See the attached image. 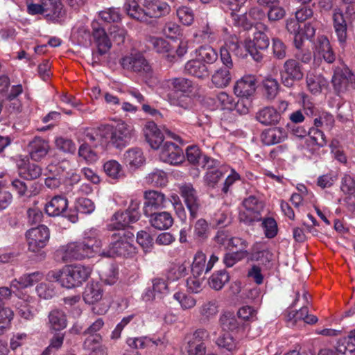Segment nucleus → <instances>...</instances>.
Masks as SVG:
<instances>
[{
  "instance_id": "62",
  "label": "nucleus",
  "mask_w": 355,
  "mask_h": 355,
  "mask_svg": "<svg viewBox=\"0 0 355 355\" xmlns=\"http://www.w3.org/2000/svg\"><path fill=\"white\" fill-rule=\"evenodd\" d=\"M162 33L166 37L175 40L182 35V29L176 23L173 21H168L164 24Z\"/></svg>"
},
{
  "instance_id": "18",
  "label": "nucleus",
  "mask_w": 355,
  "mask_h": 355,
  "mask_svg": "<svg viewBox=\"0 0 355 355\" xmlns=\"http://www.w3.org/2000/svg\"><path fill=\"white\" fill-rule=\"evenodd\" d=\"M16 166L19 175L28 180L37 179L42 173V168L36 164L31 163L27 156H17L16 158Z\"/></svg>"
},
{
  "instance_id": "28",
  "label": "nucleus",
  "mask_w": 355,
  "mask_h": 355,
  "mask_svg": "<svg viewBox=\"0 0 355 355\" xmlns=\"http://www.w3.org/2000/svg\"><path fill=\"white\" fill-rule=\"evenodd\" d=\"M191 94H168V100L169 103L183 110H191L195 106L194 99Z\"/></svg>"
},
{
  "instance_id": "24",
  "label": "nucleus",
  "mask_w": 355,
  "mask_h": 355,
  "mask_svg": "<svg viewBox=\"0 0 355 355\" xmlns=\"http://www.w3.org/2000/svg\"><path fill=\"white\" fill-rule=\"evenodd\" d=\"M147 142L153 149H158L164 141V135L154 121H148L144 128Z\"/></svg>"
},
{
  "instance_id": "36",
  "label": "nucleus",
  "mask_w": 355,
  "mask_h": 355,
  "mask_svg": "<svg viewBox=\"0 0 355 355\" xmlns=\"http://www.w3.org/2000/svg\"><path fill=\"white\" fill-rule=\"evenodd\" d=\"M196 58L201 62L207 64L209 67L210 64H214L218 60V53L209 45L201 46L196 51Z\"/></svg>"
},
{
  "instance_id": "8",
  "label": "nucleus",
  "mask_w": 355,
  "mask_h": 355,
  "mask_svg": "<svg viewBox=\"0 0 355 355\" xmlns=\"http://www.w3.org/2000/svg\"><path fill=\"white\" fill-rule=\"evenodd\" d=\"M139 202L137 200H131L129 207L125 211H117L112 216L111 225L114 229L125 231V227L139 219Z\"/></svg>"
},
{
  "instance_id": "9",
  "label": "nucleus",
  "mask_w": 355,
  "mask_h": 355,
  "mask_svg": "<svg viewBox=\"0 0 355 355\" xmlns=\"http://www.w3.org/2000/svg\"><path fill=\"white\" fill-rule=\"evenodd\" d=\"M245 211L241 212L239 218L245 224L250 225L254 222L261 221V212L263 210V202L255 196H250L243 200Z\"/></svg>"
},
{
  "instance_id": "2",
  "label": "nucleus",
  "mask_w": 355,
  "mask_h": 355,
  "mask_svg": "<svg viewBox=\"0 0 355 355\" xmlns=\"http://www.w3.org/2000/svg\"><path fill=\"white\" fill-rule=\"evenodd\" d=\"M123 8L130 17L143 22L166 15L171 11L170 6L159 0H125Z\"/></svg>"
},
{
  "instance_id": "55",
  "label": "nucleus",
  "mask_w": 355,
  "mask_h": 355,
  "mask_svg": "<svg viewBox=\"0 0 355 355\" xmlns=\"http://www.w3.org/2000/svg\"><path fill=\"white\" fill-rule=\"evenodd\" d=\"M263 86L266 97L268 99L275 98L279 92V85L278 81L272 78H266L263 81Z\"/></svg>"
},
{
  "instance_id": "29",
  "label": "nucleus",
  "mask_w": 355,
  "mask_h": 355,
  "mask_svg": "<svg viewBox=\"0 0 355 355\" xmlns=\"http://www.w3.org/2000/svg\"><path fill=\"white\" fill-rule=\"evenodd\" d=\"M256 119L263 125H272L279 122L281 114L272 107H265L257 113Z\"/></svg>"
},
{
  "instance_id": "11",
  "label": "nucleus",
  "mask_w": 355,
  "mask_h": 355,
  "mask_svg": "<svg viewBox=\"0 0 355 355\" xmlns=\"http://www.w3.org/2000/svg\"><path fill=\"white\" fill-rule=\"evenodd\" d=\"M179 192L189 211L190 220L197 218L200 207L197 191L191 183H183L179 186Z\"/></svg>"
},
{
  "instance_id": "32",
  "label": "nucleus",
  "mask_w": 355,
  "mask_h": 355,
  "mask_svg": "<svg viewBox=\"0 0 355 355\" xmlns=\"http://www.w3.org/2000/svg\"><path fill=\"white\" fill-rule=\"evenodd\" d=\"M43 3L44 15L52 20H58L63 15V6L60 0H40Z\"/></svg>"
},
{
  "instance_id": "60",
  "label": "nucleus",
  "mask_w": 355,
  "mask_h": 355,
  "mask_svg": "<svg viewBox=\"0 0 355 355\" xmlns=\"http://www.w3.org/2000/svg\"><path fill=\"white\" fill-rule=\"evenodd\" d=\"M340 190L345 194L352 195L355 193V179L349 174H344L340 180Z\"/></svg>"
},
{
  "instance_id": "43",
  "label": "nucleus",
  "mask_w": 355,
  "mask_h": 355,
  "mask_svg": "<svg viewBox=\"0 0 355 355\" xmlns=\"http://www.w3.org/2000/svg\"><path fill=\"white\" fill-rule=\"evenodd\" d=\"M146 182L152 187H164L168 182V177L163 170L155 168L146 175Z\"/></svg>"
},
{
  "instance_id": "3",
  "label": "nucleus",
  "mask_w": 355,
  "mask_h": 355,
  "mask_svg": "<svg viewBox=\"0 0 355 355\" xmlns=\"http://www.w3.org/2000/svg\"><path fill=\"white\" fill-rule=\"evenodd\" d=\"M96 135L107 144L121 149L129 145L135 137L133 127L125 122L110 124H101L97 127Z\"/></svg>"
},
{
  "instance_id": "41",
  "label": "nucleus",
  "mask_w": 355,
  "mask_h": 355,
  "mask_svg": "<svg viewBox=\"0 0 355 355\" xmlns=\"http://www.w3.org/2000/svg\"><path fill=\"white\" fill-rule=\"evenodd\" d=\"M49 321L51 327L55 331H60L67 327L66 315L62 311L55 309L49 314Z\"/></svg>"
},
{
  "instance_id": "52",
  "label": "nucleus",
  "mask_w": 355,
  "mask_h": 355,
  "mask_svg": "<svg viewBox=\"0 0 355 355\" xmlns=\"http://www.w3.org/2000/svg\"><path fill=\"white\" fill-rule=\"evenodd\" d=\"M80 299L81 297L79 295L69 296L64 298V303L66 306V309L74 318L79 317L82 313V309L79 305Z\"/></svg>"
},
{
  "instance_id": "25",
  "label": "nucleus",
  "mask_w": 355,
  "mask_h": 355,
  "mask_svg": "<svg viewBox=\"0 0 355 355\" xmlns=\"http://www.w3.org/2000/svg\"><path fill=\"white\" fill-rule=\"evenodd\" d=\"M261 141L266 146L275 145L284 141L287 137V132L279 127L269 128L261 134Z\"/></svg>"
},
{
  "instance_id": "31",
  "label": "nucleus",
  "mask_w": 355,
  "mask_h": 355,
  "mask_svg": "<svg viewBox=\"0 0 355 355\" xmlns=\"http://www.w3.org/2000/svg\"><path fill=\"white\" fill-rule=\"evenodd\" d=\"M124 163L130 168H138L145 162V157L141 148L134 147L127 150L123 154Z\"/></svg>"
},
{
  "instance_id": "1",
  "label": "nucleus",
  "mask_w": 355,
  "mask_h": 355,
  "mask_svg": "<svg viewBox=\"0 0 355 355\" xmlns=\"http://www.w3.org/2000/svg\"><path fill=\"white\" fill-rule=\"evenodd\" d=\"M101 246L98 231L92 228L85 231L81 239L61 245L56 254L64 262L81 261L93 257Z\"/></svg>"
},
{
  "instance_id": "49",
  "label": "nucleus",
  "mask_w": 355,
  "mask_h": 355,
  "mask_svg": "<svg viewBox=\"0 0 355 355\" xmlns=\"http://www.w3.org/2000/svg\"><path fill=\"white\" fill-rule=\"evenodd\" d=\"M219 321L223 330L225 331H234L240 327V323L234 313L230 312L222 314Z\"/></svg>"
},
{
  "instance_id": "58",
  "label": "nucleus",
  "mask_w": 355,
  "mask_h": 355,
  "mask_svg": "<svg viewBox=\"0 0 355 355\" xmlns=\"http://www.w3.org/2000/svg\"><path fill=\"white\" fill-rule=\"evenodd\" d=\"M234 98L226 92H221L216 96V103L221 110L232 111Z\"/></svg>"
},
{
  "instance_id": "38",
  "label": "nucleus",
  "mask_w": 355,
  "mask_h": 355,
  "mask_svg": "<svg viewBox=\"0 0 355 355\" xmlns=\"http://www.w3.org/2000/svg\"><path fill=\"white\" fill-rule=\"evenodd\" d=\"M309 139L306 143L309 146H312L313 150L318 149L327 145L325 135L318 128H311L309 130Z\"/></svg>"
},
{
  "instance_id": "7",
  "label": "nucleus",
  "mask_w": 355,
  "mask_h": 355,
  "mask_svg": "<svg viewBox=\"0 0 355 355\" xmlns=\"http://www.w3.org/2000/svg\"><path fill=\"white\" fill-rule=\"evenodd\" d=\"M122 68L126 71L149 76L152 69L144 55L140 53H130L122 57L119 61Z\"/></svg>"
},
{
  "instance_id": "42",
  "label": "nucleus",
  "mask_w": 355,
  "mask_h": 355,
  "mask_svg": "<svg viewBox=\"0 0 355 355\" xmlns=\"http://www.w3.org/2000/svg\"><path fill=\"white\" fill-rule=\"evenodd\" d=\"M327 83L325 78L321 75L309 73L306 76L307 87L313 94L320 93L322 87H324Z\"/></svg>"
},
{
  "instance_id": "12",
  "label": "nucleus",
  "mask_w": 355,
  "mask_h": 355,
  "mask_svg": "<svg viewBox=\"0 0 355 355\" xmlns=\"http://www.w3.org/2000/svg\"><path fill=\"white\" fill-rule=\"evenodd\" d=\"M144 198L143 214L144 216L165 209L168 202L165 194L155 190L146 191Z\"/></svg>"
},
{
  "instance_id": "39",
  "label": "nucleus",
  "mask_w": 355,
  "mask_h": 355,
  "mask_svg": "<svg viewBox=\"0 0 355 355\" xmlns=\"http://www.w3.org/2000/svg\"><path fill=\"white\" fill-rule=\"evenodd\" d=\"M336 351L338 353L346 354L355 352V329L351 330L347 337L343 338L337 343Z\"/></svg>"
},
{
  "instance_id": "64",
  "label": "nucleus",
  "mask_w": 355,
  "mask_h": 355,
  "mask_svg": "<svg viewBox=\"0 0 355 355\" xmlns=\"http://www.w3.org/2000/svg\"><path fill=\"white\" fill-rule=\"evenodd\" d=\"M177 16L179 20L186 26L191 25L194 20V14L193 10L187 6L180 7L177 10Z\"/></svg>"
},
{
  "instance_id": "51",
  "label": "nucleus",
  "mask_w": 355,
  "mask_h": 355,
  "mask_svg": "<svg viewBox=\"0 0 355 355\" xmlns=\"http://www.w3.org/2000/svg\"><path fill=\"white\" fill-rule=\"evenodd\" d=\"M199 313L202 320H210L218 313V306L216 301L205 302L199 308Z\"/></svg>"
},
{
  "instance_id": "47",
  "label": "nucleus",
  "mask_w": 355,
  "mask_h": 355,
  "mask_svg": "<svg viewBox=\"0 0 355 355\" xmlns=\"http://www.w3.org/2000/svg\"><path fill=\"white\" fill-rule=\"evenodd\" d=\"M318 53L322 55L324 60L328 63H332L336 59L330 42L327 37H321L319 39V44L317 47Z\"/></svg>"
},
{
  "instance_id": "6",
  "label": "nucleus",
  "mask_w": 355,
  "mask_h": 355,
  "mask_svg": "<svg viewBox=\"0 0 355 355\" xmlns=\"http://www.w3.org/2000/svg\"><path fill=\"white\" fill-rule=\"evenodd\" d=\"M92 38L97 51L92 53V64L98 65L100 62V56L109 52L112 47V42L109 39L105 28L98 21L92 23Z\"/></svg>"
},
{
  "instance_id": "45",
  "label": "nucleus",
  "mask_w": 355,
  "mask_h": 355,
  "mask_svg": "<svg viewBox=\"0 0 355 355\" xmlns=\"http://www.w3.org/2000/svg\"><path fill=\"white\" fill-rule=\"evenodd\" d=\"M210 234V230L207 222L200 218L193 225V238L195 240L203 242L207 239Z\"/></svg>"
},
{
  "instance_id": "48",
  "label": "nucleus",
  "mask_w": 355,
  "mask_h": 355,
  "mask_svg": "<svg viewBox=\"0 0 355 355\" xmlns=\"http://www.w3.org/2000/svg\"><path fill=\"white\" fill-rule=\"evenodd\" d=\"M106 175L114 180H119L124 176L121 165L116 160H109L103 165Z\"/></svg>"
},
{
  "instance_id": "21",
  "label": "nucleus",
  "mask_w": 355,
  "mask_h": 355,
  "mask_svg": "<svg viewBox=\"0 0 355 355\" xmlns=\"http://www.w3.org/2000/svg\"><path fill=\"white\" fill-rule=\"evenodd\" d=\"M256 90V78L253 75H246L237 80L234 87V94L241 98H249Z\"/></svg>"
},
{
  "instance_id": "5",
  "label": "nucleus",
  "mask_w": 355,
  "mask_h": 355,
  "mask_svg": "<svg viewBox=\"0 0 355 355\" xmlns=\"http://www.w3.org/2000/svg\"><path fill=\"white\" fill-rule=\"evenodd\" d=\"M133 240V233L129 231H119L112 235L109 250L102 253L107 257L125 256L131 252L133 248L132 244Z\"/></svg>"
},
{
  "instance_id": "17",
  "label": "nucleus",
  "mask_w": 355,
  "mask_h": 355,
  "mask_svg": "<svg viewBox=\"0 0 355 355\" xmlns=\"http://www.w3.org/2000/svg\"><path fill=\"white\" fill-rule=\"evenodd\" d=\"M17 296L18 300L15 304L17 313L26 320H33L37 313L35 299L24 293H18Z\"/></svg>"
},
{
  "instance_id": "34",
  "label": "nucleus",
  "mask_w": 355,
  "mask_h": 355,
  "mask_svg": "<svg viewBox=\"0 0 355 355\" xmlns=\"http://www.w3.org/2000/svg\"><path fill=\"white\" fill-rule=\"evenodd\" d=\"M43 277V273L39 271L24 274L18 279L13 280L11 283V287L17 288L18 285L21 288L32 286L35 283L41 281Z\"/></svg>"
},
{
  "instance_id": "53",
  "label": "nucleus",
  "mask_w": 355,
  "mask_h": 355,
  "mask_svg": "<svg viewBox=\"0 0 355 355\" xmlns=\"http://www.w3.org/2000/svg\"><path fill=\"white\" fill-rule=\"evenodd\" d=\"M250 256L249 251L236 250L224 255L223 263L227 267H232L237 262Z\"/></svg>"
},
{
  "instance_id": "33",
  "label": "nucleus",
  "mask_w": 355,
  "mask_h": 355,
  "mask_svg": "<svg viewBox=\"0 0 355 355\" xmlns=\"http://www.w3.org/2000/svg\"><path fill=\"white\" fill-rule=\"evenodd\" d=\"M215 343L224 352H229L232 354L235 353L239 349V342L229 332L220 334Z\"/></svg>"
},
{
  "instance_id": "10",
  "label": "nucleus",
  "mask_w": 355,
  "mask_h": 355,
  "mask_svg": "<svg viewBox=\"0 0 355 355\" xmlns=\"http://www.w3.org/2000/svg\"><path fill=\"white\" fill-rule=\"evenodd\" d=\"M29 251L37 252L44 248L50 239L49 229L44 225L31 228L26 232Z\"/></svg>"
},
{
  "instance_id": "15",
  "label": "nucleus",
  "mask_w": 355,
  "mask_h": 355,
  "mask_svg": "<svg viewBox=\"0 0 355 355\" xmlns=\"http://www.w3.org/2000/svg\"><path fill=\"white\" fill-rule=\"evenodd\" d=\"M159 159L163 162L178 165L184 161V155L180 146L171 141H165L161 146Z\"/></svg>"
},
{
  "instance_id": "35",
  "label": "nucleus",
  "mask_w": 355,
  "mask_h": 355,
  "mask_svg": "<svg viewBox=\"0 0 355 355\" xmlns=\"http://www.w3.org/2000/svg\"><path fill=\"white\" fill-rule=\"evenodd\" d=\"M230 69L220 67L216 70L211 76V83L217 88H225L232 80Z\"/></svg>"
},
{
  "instance_id": "19",
  "label": "nucleus",
  "mask_w": 355,
  "mask_h": 355,
  "mask_svg": "<svg viewBox=\"0 0 355 355\" xmlns=\"http://www.w3.org/2000/svg\"><path fill=\"white\" fill-rule=\"evenodd\" d=\"M207 336L204 329H197L193 334L186 338L185 350L188 355H203L206 347L203 339Z\"/></svg>"
},
{
  "instance_id": "57",
  "label": "nucleus",
  "mask_w": 355,
  "mask_h": 355,
  "mask_svg": "<svg viewBox=\"0 0 355 355\" xmlns=\"http://www.w3.org/2000/svg\"><path fill=\"white\" fill-rule=\"evenodd\" d=\"M43 218L42 211L37 207H33L27 209L26 214V223L29 225H36L40 224Z\"/></svg>"
},
{
  "instance_id": "63",
  "label": "nucleus",
  "mask_w": 355,
  "mask_h": 355,
  "mask_svg": "<svg viewBox=\"0 0 355 355\" xmlns=\"http://www.w3.org/2000/svg\"><path fill=\"white\" fill-rule=\"evenodd\" d=\"M76 209L80 213L90 214L94 211L95 205L89 198H80L76 202Z\"/></svg>"
},
{
  "instance_id": "22",
  "label": "nucleus",
  "mask_w": 355,
  "mask_h": 355,
  "mask_svg": "<svg viewBox=\"0 0 355 355\" xmlns=\"http://www.w3.org/2000/svg\"><path fill=\"white\" fill-rule=\"evenodd\" d=\"M286 320L289 327H295L299 322L313 324L318 320L315 315L309 314V309L305 304L298 311H289L287 314Z\"/></svg>"
},
{
  "instance_id": "46",
  "label": "nucleus",
  "mask_w": 355,
  "mask_h": 355,
  "mask_svg": "<svg viewBox=\"0 0 355 355\" xmlns=\"http://www.w3.org/2000/svg\"><path fill=\"white\" fill-rule=\"evenodd\" d=\"M229 280V274L225 270H222L213 273L209 277L208 283L211 288L219 291L223 288Z\"/></svg>"
},
{
  "instance_id": "30",
  "label": "nucleus",
  "mask_w": 355,
  "mask_h": 355,
  "mask_svg": "<svg viewBox=\"0 0 355 355\" xmlns=\"http://www.w3.org/2000/svg\"><path fill=\"white\" fill-rule=\"evenodd\" d=\"M167 86L172 89L171 94H191L193 83L191 80L184 78H173L166 82Z\"/></svg>"
},
{
  "instance_id": "14",
  "label": "nucleus",
  "mask_w": 355,
  "mask_h": 355,
  "mask_svg": "<svg viewBox=\"0 0 355 355\" xmlns=\"http://www.w3.org/2000/svg\"><path fill=\"white\" fill-rule=\"evenodd\" d=\"M303 76L301 64L297 60L288 59L284 62L281 71V80L284 86L292 87L295 81L302 79Z\"/></svg>"
},
{
  "instance_id": "50",
  "label": "nucleus",
  "mask_w": 355,
  "mask_h": 355,
  "mask_svg": "<svg viewBox=\"0 0 355 355\" xmlns=\"http://www.w3.org/2000/svg\"><path fill=\"white\" fill-rule=\"evenodd\" d=\"M153 49L159 54H162L166 61V55L171 52V44L162 37H151L149 40Z\"/></svg>"
},
{
  "instance_id": "4",
  "label": "nucleus",
  "mask_w": 355,
  "mask_h": 355,
  "mask_svg": "<svg viewBox=\"0 0 355 355\" xmlns=\"http://www.w3.org/2000/svg\"><path fill=\"white\" fill-rule=\"evenodd\" d=\"M88 266L80 264L64 266L62 270H52L49 272V278L58 282L67 288L78 287L85 282L91 274Z\"/></svg>"
},
{
  "instance_id": "40",
  "label": "nucleus",
  "mask_w": 355,
  "mask_h": 355,
  "mask_svg": "<svg viewBox=\"0 0 355 355\" xmlns=\"http://www.w3.org/2000/svg\"><path fill=\"white\" fill-rule=\"evenodd\" d=\"M188 49V41L184 40H180L175 49L171 46V52L166 55V62L171 64L178 62L187 53Z\"/></svg>"
},
{
  "instance_id": "61",
  "label": "nucleus",
  "mask_w": 355,
  "mask_h": 355,
  "mask_svg": "<svg viewBox=\"0 0 355 355\" xmlns=\"http://www.w3.org/2000/svg\"><path fill=\"white\" fill-rule=\"evenodd\" d=\"M173 298L179 302L182 309H190L196 304V300L192 296L187 295L181 292H177L173 295Z\"/></svg>"
},
{
  "instance_id": "27",
  "label": "nucleus",
  "mask_w": 355,
  "mask_h": 355,
  "mask_svg": "<svg viewBox=\"0 0 355 355\" xmlns=\"http://www.w3.org/2000/svg\"><path fill=\"white\" fill-rule=\"evenodd\" d=\"M333 26L338 42L343 44L347 39V23L343 13L340 10H335L333 14Z\"/></svg>"
},
{
  "instance_id": "44",
  "label": "nucleus",
  "mask_w": 355,
  "mask_h": 355,
  "mask_svg": "<svg viewBox=\"0 0 355 355\" xmlns=\"http://www.w3.org/2000/svg\"><path fill=\"white\" fill-rule=\"evenodd\" d=\"M207 257L205 253L201 251L196 252L194 256L191 265V272L193 275L200 276L203 273H207Z\"/></svg>"
},
{
  "instance_id": "23",
  "label": "nucleus",
  "mask_w": 355,
  "mask_h": 355,
  "mask_svg": "<svg viewBox=\"0 0 355 355\" xmlns=\"http://www.w3.org/2000/svg\"><path fill=\"white\" fill-rule=\"evenodd\" d=\"M184 71L186 73L202 80L209 78L210 75L209 67L197 58L186 62Z\"/></svg>"
},
{
  "instance_id": "13",
  "label": "nucleus",
  "mask_w": 355,
  "mask_h": 355,
  "mask_svg": "<svg viewBox=\"0 0 355 355\" xmlns=\"http://www.w3.org/2000/svg\"><path fill=\"white\" fill-rule=\"evenodd\" d=\"M68 207V200L65 197L61 196H55L51 198L45 205V211L50 216H58L67 213ZM64 216L71 223L78 221L77 214H65Z\"/></svg>"
},
{
  "instance_id": "20",
  "label": "nucleus",
  "mask_w": 355,
  "mask_h": 355,
  "mask_svg": "<svg viewBox=\"0 0 355 355\" xmlns=\"http://www.w3.org/2000/svg\"><path fill=\"white\" fill-rule=\"evenodd\" d=\"M145 216L148 218V222L151 227L157 230H167L174 223L172 214L166 211H153L145 215Z\"/></svg>"
},
{
  "instance_id": "16",
  "label": "nucleus",
  "mask_w": 355,
  "mask_h": 355,
  "mask_svg": "<svg viewBox=\"0 0 355 355\" xmlns=\"http://www.w3.org/2000/svg\"><path fill=\"white\" fill-rule=\"evenodd\" d=\"M50 150L49 142L41 137H35L27 146L29 157L37 162L44 160Z\"/></svg>"
},
{
  "instance_id": "54",
  "label": "nucleus",
  "mask_w": 355,
  "mask_h": 355,
  "mask_svg": "<svg viewBox=\"0 0 355 355\" xmlns=\"http://www.w3.org/2000/svg\"><path fill=\"white\" fill-rule=\"evenodd\" d=\"M14 318V312L9 307H2L0 309V336L5 330L10 326L11 321Z\"/></svg>"
},
{
  "instance_id": "56",
  "label": "nucleus",
  "mask_w": 355,
  "mask_h": 355,
  "mask_svg": "<svg viewBox=\"0 0 355 355\" xmlns=\"http://www.w3.org/2000/svg\"><path fill=\"white\" fill-rule=\"evenodd\" d=\"M261 227L264 231V234L268 239L274 238L278 231L277 224L275 220L271 217L265 218L261 219Z\"/></svg>"
},
{
  "instance_id": "59",
  "label": "nucleus",
  "mask_w": 355,
  "mask_h": 355,
  "mask_svg": "<svg viewBox=\"0 0 355 355\" xmlns=\"http://www.w3.org/2000/svg\"><path fill=\"white\" fill-rule=\"evenodd\" d=\"M55 146L58 149L67 153H74L76 147L74 142L68 138L59 137L55 139Z\"/></svg>"
},
{
  "instance_id": "26",
  "label": "nucleus",
  "mask_w": 355,
  "mask_h": 355,
  "mask_svg": "<svg viewBox=\"0 0 355 355\" xmlns=\"http://www.w3.org/2000/svg\"><path fill=\"white\" fill-rule=\"evenodd\" d=\"M103 290L99 282H92L87 284L83 294L84 302L88 304H94L102 299Z\"/></svg>"
},
{
  "instance_id": "37",
  "label": "nucleus",
  "mask_w": 355,
  "mask_h": 355,
  "mask_svg": "<svg viewBox=\"0 0 355 355\" xmlns=\"http://www.w3.org/2000/svg\"><path fill=\"white\" fill-rule=\"evenodd\" d=\"M227 42L228 49L239 58H245L249 53V49L251 47V40L243 44L236 37H232Z\"/></svg>"
}]
</instances>
